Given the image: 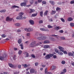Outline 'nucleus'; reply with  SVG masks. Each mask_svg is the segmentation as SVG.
Wrapping results in <instances>:
<instances>
[{
    "mask_svg": "<svg viewBox=\"0 0 74 74\" xmlns=\"http://www.w3.org/2000/svg\"><path fill=\"white\" fill-rule=\"evenodd\" d=\"M45 74H51V72H48V71L47 70V68H46L45 70Z\"/></svg>",
    "mask_w": 74,
    "mask_h": 74,
    "instance_id": "1a4fd4ad",
    "label": "nucleus"
},
{
    "mask_svg": "<svg viewBox=\"0 0 74 74\" xmlns=\"http://www.w3.org/2000/svg\"><path fill=\"white\" fill-rule=\"evenodd\" d=\"M30 3L31 4H33V0H31L30 1Z\"/></svg>",
    "mask_w": 74,
    "mask_h": 74,
    "instance_id": "5fc2aeb1",
    "label": "nucleus"
},
{
    "mask_svg": "<svg viewBox=\"0 0 74 74\" xmlns=\"http://www.w3.org/2000/svg\"><path fill=\"white\" fill-rule=\"evenodd\" d=\"M59 32L60 33H63V30H61L59 31Z\"/></svg>",
    "mask_w": 74,
    "mask_h": 74,
    "instance_id": "3c124183",
    "label": "nucleus"
},
{
    "mask_svg": "<svg viewBox=\"0 0 74 74\" xmlns=\"http://www.w3.org/2000/svg\"><path fill=\"white\" fill-rule=\"evenodd\" d=\"M48 11L47 10H46L45 12L44 13V16H45L48 14Z\"/></svg>",
    "mask_w": 74,
    "mask_h": 74,
    "instance_id": "412c9836",
    "label": "nucleus"
},
{
    "mask_svg": "<svg viewBox=\"0 0 74 74\" xmlns=\"http://www.w3.org/2000/svg\"><path fill=\"white\" fill-rule=\"evenodd\" d=\"M49 42H50L49 41L46 40L44 42V44H49Z\"/></svg>",
    "mask_w": 74,
    "mask_h": 74,
    "instance_id": "4be33fe9",
    "label": "nucleus"
},
{
    "mask_svg": "<svg viewBox=\"0 0 74 74\" xmlns=\"http://www.w3.org/2000/svg\"><path fill=\"white\" fill-rule=\"evenodd\" d=\"M30 34L29 33H27V36H29Z\"/></svg>",
    "mask_w": 74,
    "mask_h": 74,
    "instance_id": "e2e57ef3",
    "label": "nucleus"
},
{
    "mask_svg": "<svg viewBox=\"0 0 74 74\" xmlns=\"http://www.w3.org/2000/svg\"><path fill=\"white\" fill-rule=\"evenodd\" d=\"M29 23H30L31 25H34V21L32 20H29Z\"/></svg>",
    "mask_w": 74,
    "mask_h": 74,
    "instance_id": "4468645a",
    "label": "nucleus"
},
{
    "mask_svg": "<svg viewBox=\"0 0 74 74\" xmlns=\"http://www.w3.org/2000/svg\"><path fill=\"white\" fill-rule=\"evenodd\" d=\"M37 15V13H36V14H33L32 15V16H36Z\"/></svg>",
    "mask_w": 74,
    "mask_h": 74,
    "instance_id": "bb28decb",
    "label": "nucleus"
},
{
    "mask_svg": "<svg viewBox=\"0 0 74 74\" xmlns=\"http://www.w3.org/2000/svg\"><path fill=\"white\" fill-rule=\"evenodd\" d=\"M60 29H61V27L59 26H57L54 27V29L55 30H58Z\"/></svg>",
    "mask_w": 74,
    "mask_h": 74,
    "instance_id": "9b49d317",
    "label": "nucleus"
},
{
    "mask_svg": "<svg viewBox=\"0 0 74 74\" xmlns=\"http://www.w3.org/2000/svg\"><path fill=\"white\" fill-rule=\"evenodd\" d=\"M11 8H19V7L17 6L14 5V6H12Z\"/></svg>",
    "mask_w": 74,
    "mask_h": 74,
    "instance_id": "f3484780",
    "label": "nucleus"
},
{
    "mask_svg": "<svg viewBox=\"0 0 74 74\" xmlns=\"http://www.w3.org/2000/svg\"><path fill=\"white\" fill-rule=\"evenodd\" d=\"M13 19V18H10L9 17H7L6 18V21H11Z\"/></svg>",
    "mask_w": 74,
    "mask_h": 74,
    "instance_id": "0eeeda50",
    "label": "nucleus"
},
{
    "mask_svg": "<svg viewBox=\"0 0 74 74\" xmlns=\"http://www.w3.org/2000/svg\"><path fill=\"white\" fill-rule=\"evenodd\" d=\"M43 23V21H42L40 20L39 21V23Z\"/></svg>",
    "mask_w": 74,
    "mask_h": 74,
    "instance_id": "6e6d98bb",
    "label": "nucleus"
},
{
    "mask_svg": "<svg viewBox=\"0 0 74 74\" xmlns=\"http://www.w3.org/2000/svg\"><path fill=\"white\" fill-rule=\"evenodd\" d=\"M42 0H38V3H41V2H42Z\"/></svg>",
    "mask_w": 74,
    "mask_h": 74,
    "instance_id": "603ef678",
    "label": "nucleus"
},
{
    "mask_svg": "<svg viewBox=\"0 0 74 74\" xmlns=\"http://www.w3.org/2000/svg\"><path fill=\"white\" fill-rule=\"evenodd\" d=\"M5 11H6V10H2L0 11L1 12H5Z\"/></svg>",
    "mask_w": 74,
    "mask_h": 74,
    "instance_id": "72a5a7b5",
    "label": "nucleus"
},
{
    "mask_svg": "<svg viewBox=\"0 0 74 74\" xmlns=\"http://www.w3.org/2000/svg\"><path fill=\"white\" fill-rule=\"evenodd\" d=\"M48 28H52V27H53L51 26V25H48Z\"/></svg>",
    "mask_w": 74,
    "mask_h": 74,
    "instance_id": "a19ab883",
    "label": "nucleus"
},
{
    "mask_svg": "<svg viewBox=\"0 0 74 74\" xmlns=\"http://www.w3.org/2000/svg\"><path fill=\"white\" fill-rule=\"evenodd\" d=\"M25 53H26V56L27 57H29V53H27V52H25Z\"/></svg>",
    "mask_w": 74,
    "mask_h": 74,
    "instance_id": "c9c22d12",
    "label": "nucleus"
},
{
    "mask_svg": "<svg viewBox=\"0 0 74 74\" xmlns=\"http://www.w3.org/2000/svg\"><path fill=\"white\" fill-rule=\"evenodd\" d=\"M58 15H56V16H55V18H56V19H57V18H58Z\"/></svg>",
    "mask_w": 74,
    "mask_h": 74,
    "instance_id": "4d7b16f0",
    "label": "nucleus"
},
{
    "mask_svg": "<svg viewBox=\"0 0 74 74\" xmlns=\"http://www.w3.org/2000/svg\"><path fill=\"white\" fill-rule=\"evenodd\" d=\"M42 4H45H45H47V2L45 1H43L42 2Z\"/></svg>",
    "mask_w": 74,
    "mask_h": 74,
    "instance_id": "2f4dec72",
    "label": "nucleus"
},
{
    "mask_svg": "<svg viewBox=\"0 0 74 74\" xmlns=\"http://www.w3.org/2000/svg\"><path fill=\"white\" fill-rule=\"evenodd\" d=\"M40 29V30H41V31H44L45 32H49V30L48 29H45L41 28Z\"/></svg>",
    "mask_w": 74,
    "mask_h": 74,
    "instance_id": "6e6552de",
    "label": "nucleus"
},
{
    "mask_svg": "<svg viewBox=\"0 0 74 74\" xmlns=\"http://www.w3.org/2000/svg\"><path fill=\"white\" fill-rule=\"evenodd\" d=\"M35 36L38 37L37 38V39L39 40H44L47 38V37L45 36H43L42 34L39 33H37L36 34Z\"/></svg>",
    "mask_w": 74,
    "mask_h": 74,
    "instance_id": "f257e3e1",
    "label": "nucleus"
},
{
    "mask_svg": "<svg viewBox=\"0 0 74 74\" xmlns=\"http://www.w3.org/2000/svg\"><path fill=\"white\" fill-rule=\"evenodd\" d=\"M60 10H61L60 8L59 7H57L56 9V10H57V11H60Z\"/></svg>",
    "mask_w": 74,
    "mask_h": 74,
    "instance_id": "58836bf2",
    "label": "nucleus"
},
{
    "mask_svg": "<svg viewBox=\"0 0 74 74\" xmlns=\"http://www.w3.org/2000/svg\"><path fill=\"white\" fill-rule=\"evenodd\" d=\"M34 71H35V70L33 69H31L30 70V73L32 74H33L34 73Z\"/></svg>",
    "mask_w": 74,
    "mask_h": 74,
    "instance_id": "f8f14e48",
    "label": "nucleus"
},
{
    "mask_svg": "<svg viewBox=\"0 0 74 74\" xmlns=\"http://www.w3.org/2000/svg\"><path fill=\"white\" fill-rule=\"evenodd\" d=\"M67 20L68 21H72L73 18L71 17H69L68 18Z\"/></svg>",
    "mask_w": 74,
    "mask_h": 74,
    "instance_id": "6ab92c4d",
    "label": "nucleus"
},
{
    "mask_svg": "<svg viewBox=\"0 0 74 74\" xmlns=\"http://www.w3.org/2000/svg\"><path fill=\"white\" fill-rule=\"evenodd\" d=\"M58 54H59V55H63V53H62V52H59L58 53Z\"/></svg>",
    "mask_w": 74,
    "mask_h": 74,
    "instance_id": "a18cd8bd",
    "label": "nucleus"
},
{
    "mask_svg": "<svg viewBox=\"0 0 74 74\" xmlns=\"http://www.w3.org/2000/svg\"><path fill=\"white\" fill-rule=\"evenodd\" d=\"M60 38L61 39V40H64V39H65V38L63 36H62L60 37Z\"/></svg>",
    "mask_w": 74,
    "mask_h": 74,
    "instance_id": "c03bdc74",
    "label": "nucleus"
},
{
    "mask_svg": "<svg viewBox=\"0 0 74 74\" xmlns=\"http://www.w3.org/2000/svg\"><path fill=\"white\" fill-rule=\"evenodd\" d=\"M58 48L60 49L61 51L63 52V53H64V54H67V52L66 51H64V48H62L60 46H59Z\"/></svg>",
    "mask_w": 74,
    "mask_h": 74,
    "instance_id": "20e7f679",
    "label": "nucleus"
},
{
    "mask_svg": "<svg viewBox=\"0 0 74 74\" xmlns=\"http://www.w3.org/2000/svg\"><path fill=\"white\" fill-rule=\"evenodd\" d=\"M23 66L24 67L26 68V67H27V65L26 64H25L23 65Z\"/></svg>",
    "mask_w": 74,
    "mask_h": 74,
    "instance_id": "4c0bfd02",
    "label": "nucleus"
},
{
    "mask_svg": "<svg viewBox=\"0 0 74 74\" xmlns=\"http://www.w3.org/2000/svg\"><path fill=\"white\" fill-rule=\"evenodd\" d=\"M56 69V66H52L51 67L50 70H54Z\"/></svg>",
    "mask_w": 74,
    "mask_h": 74,
    "instance_id": "2eb2a0df",
    "label": "nucleus"
},
{
    "mask_svg": "<svg viewBox=\"0 0 74 74\" xmlns=\"http://www.w3.org/2000/svg\"><path fill=\"white\" fill-rule=\"evenodd\" d=\"M40 15L41 17H42L43 15V12H40Z\"/></svg>",
    "mask_w": 74,
    "mask_h": 74,
    "instance_id": "cd10ccee",
    "label": "nucleus"
},
{
    "mask_svg": "<svg viewBox=\"0 0 74 74\" xmlns=\"http://www.w3.org/2000/svg\"><path fill=\"white\" fill-rule=\"evenodd\" d=\"M36 41H34L32 42L31 44H30V47L33 48V47H34L35 46H38V45H39L40 44H42V42H39L38 43L35 45H34L35 44H36Z\"/></svg>",
    "mask_w": 74,
    "mask_h": 74,
    "instance_id": "f03ea898",
    "label": "nucleus"
},
{
    "mask_svg": "<svg viewBox=\"0 0 74 74\" xmlns=\"http://www.w3.org/2000/svg\"><path fill=\"white\" fill-rule=\"evenodd\" d=\"M18 68L19 69H21V65H19L18 66Z\"/></svg>",
    "mask_w": 74,
    "mask_h": 74,
    "instance_id": "8fccbe9b",
    "label": "nucleus"
},
{
    "mask_svg": "<svg viewBox=\"0 0 74 74\" xmlns=\"http://www.w3.org/2000/svg\"><path fill=\"white\" fill-rule=\"evenodd\" d=\"M1 36L2 38H5V37H6V36L5 34H2V35Z\"/></svg>",
    "mask_w": 74,
    "mask_h": 74,
    "instance_id": "e433bc0d",
    "label": "nucleus"
},
{
    "mask_svg": "<svg viewBox=\"0 0 74 74\" xmlns=\"http://www.w3.org/2000/svg\"><path fill=\"white\" fill-rule=\"evenodd\" d=\"M30 13H32V12H34V9H30Z\"/></svg>",
    "mask_w": 74,
    "mask_h": 74,
    "instance_id": "c756f323",
    "label": "nucleus"
},
{
    "mask_svg": "<svg viewBox=\"0 0 74 74\" xmlns=\"http://www.w3.org/2000/svg\"><path fill=\"white\" fill-rule=\"evenodd\" d=\"M56 13V11L54 10H52V12H51V15H53Z\"/></svg>",
    "mask_w": 74,
    "mask_h": 74,
    "instance_id": "a211bd4d",
    "label": "nucleus"
},
{
    "mask_svg": "<svg viewBox=\"0 0 74 74\" xmlns=\"http://www.w3.org/2000/svg\"><path fill=\"white\" fill-rule=\"evenodd\" d=\"M70 25L71 27H74V23H70Z\"/></svg>",
    "mask_w": 74,
    "mask_h": 74,
    "instance_id": "c85d7f7f",
    "label": "nucleus"
},
{
    "mask_svg": "<svg viewBox=\"0 0 74 74\" xmlns=\"http://www.w3.org/2000/svg\"><path fill=\"white\" fill-rule=\"evenodd\" d=\"M15 25L16 26H19L20 25L19 24V23H16L15 24Z\"/></svg>",
    "mask_w": 74,
    "mask_h": 74,
    "instance_id": "ea45409f",
    "label": "nucleus"
},
{
    "mask_svg": "<svg viewBox=\"0 0 74 74\" xmlns=\"http://www.w3.org/2000/svg\"><path fill=\"white\" fill-rule=\"evenodd\" d=\"M51 41H55V40H56L55 39L53 38H51Z\"/></svg>",
    "mask_w": 74,
    "mask_h": 74,
    "instance_id": "7c9ffc66",
    "label": "nucleus"
},
{
    "mask_svg": "<svg viewBox=\"0 0 74 74\" xmlns=\"http://www.w3.org/2000/svg\"><path fill=\"white\" fill-rule=\"evenodd\" d=\"M14 51H16L17 50V49L16 48H14Z\"/></svg>",
    "mask_w": 74,
    "mask_h": 74,
    "instance_id": "338daca9",
    "label": "nucleus"
},
{
    "mask_svg": "<svg viewBox=\"0 0 74 74\" xmlns=\"http://www.w3.org/2000/svg\"><path fill=\"white\" fill-rule=\"evenodd\" d=\"M51 37H57L58 36V35H51Z\"/></svg>",
    "mask_w": 74,
    "mask_h": 74,
    "instance_id": "09e8293b",
    "label": "nucleus"
},
{
    "mask_svg": "<svg viewBox=\"0 0 74 74\" xmlns=\"http://www.w3.org/2000/svg\"><path fill=\"white\" fill-rule=\"evenodd\" d=\"M9 66L10 67H11V68H15V66L14 65H12V64H9Z\"/></svg>",
    "mask_w": 74,
    "mask_h": 74,
    "instance_id": "ddd939ff",
    "label": "nucleus"
},
{
    "mask_svg": "<svg viewBox=\"0 0 74 74\" xmlns=\"http://www.w3.org/2000/svg\"><path fill=\"white\" fill-rule=\"evenodd\" d=\"M22 51L21 50H19L18 52V53L19 55H21V54L22 53Z\"/></svg>",
    "mask_w": 74,
    "mask_h": 74,
    "instance_id": "f704fd0d",
    "label": "nucleus"
},
{
    "mask_svg": "<svg viewBox=\"0 0 74 74\" xmlns=\"http://www.w3.org/2000/svg\"><path fill=\"white\" fill-rule=\"evenodd\" d=\"M3 74H9L8 73H7V72H4L3 73Z\"/></svg>",
    "mask_w": 74,
    "mask_h": 74,
    "instance_id": "0e129e2a",
    "label": "nucleus"
},
{
    "mask_svg": "<svg viewBox=\"0 0 74 74\" xmlns=\"http://www.w3.org/2000/svg\"><path fill=\"white\" fill-rule=\"evenodd\" d=\"M72 66H74V62H73L72 63Z\"/></svg>",
    "mask_w": 74,
    "mask_h": 74,
    "instance_id": "774afa93",
    "label": "nucleus"
},
{
    "mask_svg": "<svg viewBox=\"0 0 74 74\" xmlns=\"http://www.w3.org/2000/svg\"><path fill=\"white\" fill-rule=\"evenodd\" d=\"M21 5L22 7H23V6L26 7V2H24L22 3H21Z\"/></svg>",
    "mask_w": 74,
    "mask_h": 74,
    "instance_id": "423d86ee",
    "label": "nucleus"
},
{
    "mask_svg": "<svg viewBox=\"0 0 74 74\" xmlns=\"http://www.w3.org/2000/svg\"><path fill=\"white\" fill-rule=\"evenodd\" d=\"M66 63V62L64 61V60H63L61 62V64H64Z\"/></svg>",
    "mask_w": 74,
    "mask_h": 74,
    "instance_id": "473e14b6",
    "label": "nucleus"
},
{
    "mask_svg": "<svg viewBox=\"0 0 74 74\" xmlns=\"http://www.w3.org/2000/svg\"><path fill=\"white\" fill-rule=\"evenodd\" d=\"M25 44H27H27H29V41H26L25 42Z\"/></svg>",
    "mask_w": 74,
    "mask_h": 74,
    "instance_id": "864d4df0",
    "label": "nucleus"
},
{
    "mask_svg": "<svg viewBox=\"0 0 74 74\" xmlns=\"http://www.w3.org/2000/svg\"><path fill=\"white\" fill-rule=\"evenodd\" d=\"M49 47V45H45L44 46V48H48Z\"/></svg>",
    "mask_w": 74,
    "mask_h": 74,
    "instance_id": "393cba45",
    "label": "nucleus"
},
{
    "mask_svg": "<svg viewBox=\"0 0 74 74\" xmlns=\"http://www.w3.org/2000/svg\"><path fill=\"white\" fill-rule=\"evenodd\" d=\"M63 72H62L60 73V74H64L65 73H66L67 72V71L66 70V69H64L63 70Z\"/></svg>",
    "mask_w": 74,
    "mask_h": 74,
    "instance_id": "9d476101",
    "label": "nucleus"
},
{
    "mask_svg": "<svg viewBox=\"0 0 74 74\" xmlns=\"http://www.w3.org/2000/svg\"><path fill=\"white\" fill-rule=\"evenodd\" d=\"M55 52H56V53H58V52H59V51H58V49H55Z\"/></svg>",
    "mask_w": 74,
    "mask_h": 74,
    "instance_id": "de8ad7c7",
    "label": "nucleus"
},
{
    "mask_svg": "<svg viewBox=\"0 0 74 74\" xmlns=\"http://www.w3.org/2000/svg\"><path fill=\"white\" fill-rule=\"evenodd\" d=\"M68 55L69 56H73V53H72L71 52H69L68 53Z\"/></svg>",
    "mask_w": 74,
    "mask_h": 74,
    "instance_id": "5701e85b",
    "label": "nucleus"
},
{
    "mask_svg": "<svg viewBox=\"0 0 74 74\" xmlns=\"http://www.w3.org/2000/svg\"><path fill=\"white\" fill-rule=\"evenodd\" d=\"M18 42L19 44H21V42H22V40H21V39H19V40H18Z\"/></svg>",
    "mask_w": 74,
    "mask_h": 74,
    "instance_id": "a878e982",
    "label": "nucleus"
},
{
    "mask_svg": "<svg viewBox=\"0 0 74 74\" xmlns=\"http://www.w3.org/2000/svg\"><path fill=\"white\" fill-rule=\"evenodd\" d=\"M23 15V13L21 12L19 14V15L20 16V17L19 16H17L16 18V19H23V16L22 15Z\"/></svg>",
    "mask_w": 74,
    "mask_h": 74,
    "instance_id": "7ed1b4c3",
    "label": "nucleus"
},
{
    "mask_svg": "<svg viewBox=\"0 0 74 74\" xmlns=\"http://www.w3.org/2000/svg\"><path fill=\"white\" fill-rule=\"evenodd\" d=\"M49 22H52L53 20L52 19V18L50 19L49 20Z\"/></svg>",
    "mask_w": 74,
    "mask_h": 74,
    "instance_id": "680f3d73",
    "label": "nucleus"
},
{
    "mask_svg": "<svg viewBox=\"0 0 74 74\" xmlns=\"http://www.w3.org/2000/svg\"><path fill=\"white\" fill-rule=\"evenodd\" d=\"M71 4H74V0L72 1H71Z\"/></svg>",
    "mask_w": 74,
    "mask_h": 74,
    "instance_id": "49530a36",
    "label": "nucleus"
},
{
    "mask_svg": "<svg viewBox=\"0 0 74 74\" xmlns=\"http://www.w3.org/2000/svg\"><path fill=\"white\" fill-rule=\"evenodd\" d=\"M61 20L63 22H65V20L63 18H61Z\"/></svg>",
    "mask_w": 74,
    "mask_h": 74,
    "instance_id": "79ce46f5",
    "label": "nucleus"
},
{
    "mask_svg": "<svg viewBox=\"0 0 74 74\" xmlns=\"http://www.w3.org/2000/svg\"><path fill=\"white\" fill-rule=\"evenodd\" d=\"M37 3H38V2H37V1H35V4H37Z\"/></svg>",
    "mask_w": 74,
    "mask_h": 74,
    "instance_id": "69168bd1",
    "label": "nucleus"
},
{
    "mask_svg": "<svg viewBox=\"0 0 74 74\" xmlns=\"http://www.w3.org/2000/svg\"><path fill=\"white\" fill-rule=\"evenodd\" d=\"M33 29L31 28H29L28 29V32H32V31H33Z\"/></svg>",
    "mask_w": 74,
    "mask_h": 74,
    "instance_id": "aec40b11",
    "label": "nucleus"
},
{
    "mask_svg": "<svg viewBox=\"0 0 74 74\" xmlns=\"http://www.w3.org/2000/svg\"><path fill=\"white\" fill-rule=\"evenodd\" d=\"M31 56L32 57V58H36V56H34V54H32L31 55Z\"/></svg>",
    "mask_w": 74,
    "mask_h": 74,
    "instance_id": "37998d69",
    "label": "nucleus"
},
{
    "mask_svg": "<svg viewBox=\"0 0 74 74\" xmlns=\"http://www.w3.org/2000/svg\"><path fill=\"white\" fill-rule=\"evenodd\" d=\"M20 46L21 47V49H23V43H21L20 45Z\"/></svg>",
    "mask_w": 74,
    "mask_h": 74,
    "instance_id": "dca6fc26",
    "label": "nucleus"
},
{
    "mask_svg": "<svg viewBox=\"0 0 74 74\" xmlns=\"http://www.w3.org/2000/svg\"><path fill=\"white\" fill-rule=\"evenodd\" d=\"M49 3L51 4L52 5H54L55 4V2L53 1H49Z\"/></svg>",
    "mask_w": 74,
    "mask_h": 74,
    "instance_id": "b1692460",
    "label": "nucleus"
},
{
    "mask_svg": "<svg viewBox=\"0 0 74 74\" xmlns=\"http://www.w3.org/2000/svg\"><path fill=\"white\" fill-rule=\"evenodd\" d=\"M38 63L36 62L35 63V65L36 66H38Z\"/></svg>",
    "mask_w": 74,
    "mask_h": 74,
    "instance_id": "13d9d810",
    "label": "nucleus"
},
{
    "mask_svg": "<svg viewBox=\"0 0 74 74\" xmlns=\"http://www.w3.org/2000/svg\"><path fill=\"white\" fill-rule=\"evenodd\" d=\"M24 30H25V31H26L27 32H28V29H27V28H25Z\"/></svg>",
    "mask_w": 74,
    "mask_h": 74,
    "instance_id": "bf43d9fd",
    "label": "nucleus"
},
{
    "mask_svg": "<svg viewBox=\"0 0 74 74\" xmlns=\"http://www.w3.org/2000/svg\"><path fill=\"white\" fill-rule=\"evenodd\" d=\"M53 58H54V59H56V58L57 57H56V55H54L53 56Z\"/></svg>",
    "mask_w": 74,
    "mask_h": 74,
    "instance_id": "052dcab7",
    "label": "nucleus"
},
{
    "mask_svg": "<svg viewBox=\"0 0 74 74\" xmlns=\"http://www.w3.org/2000/svg\"><path fill=\"white\" fill-rule=\"evenodd\" d=\"M53 56V54L49 53L45 57V59H50V58H51V57H52Z\"/></svg>",
    "mask_w": 74,
    "mask_h": 74,
    "instance_id": "39448f33",
    "label": "nucleus"
}]
</instances>
